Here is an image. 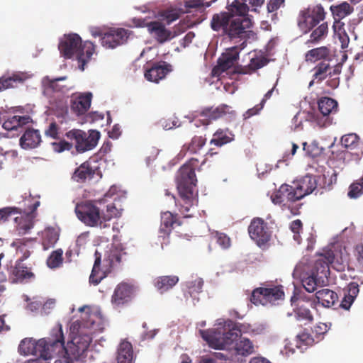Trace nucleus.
Here are the masks:
<instances>
[{
	"mask_svg": "<svg viewBox=\"0 0 363 363\" xmlns=\"http://www.w3.org/2000/svg\"><path fill=\"white\" fill-rule=\"evenodd\" d=\"M227 9V12H220L213 16L211 21V28L214 31H221L231 40H254L256 34L250 30L252 23L247 16L246 5L240 4L239 0H234Z\"/></svg>",
	"mask_w": 363,
	"mask_h": 363,
	"instance_id": "obj_1",
	"label": "nucleus"
},
{
	"mask_svg": "<svg viewBox=\"0 0 363 363\" xmlns=\"http://www.w3.org/2000/svg\"><path fill=\"white\" fill-rule=\"evenodd\" d=\"M198 164L197 159L191 158L180 167L177 177V187L179 199L177 201L175 196L172 195L176 206L179 207V211L185 218L192 216L189 213L190 210L198 202L194 196V189L197 183L195 169Z\"/></svg>",
	"mask_w": 363,
	"mask_h": 363,
	"instance_id": "obj_2",
	"label": "nucleus"
},
{
	"mask_svg": "<svg viewBox=\"0 0 363 363\" xmlns=\"http://www.w3.org/2000/svg\"><path fill=\"white\" fill-rule=\"evenodd\" d=\"M52 338H42L38 341L25 338L18 346V352L21 354H31L44 360L51 359L53 354L64 349V335L61 325L52 330Z\"/></svg>",
	"mask_w": 363,
	"mask_h": 363,
	"instance_id": "obj_3",
	"label": "nucleus"
},
{
	"mask_svg": "<svg viewBox=\"0 0 363 363\" xmlns=\"http://www.w3.org/2000/svg\"><path fill=\"white\" fill-rule=\"evenodd\" d=\"M293 277L301 281L304 289L309 293L315 291L318 286L328 282V268L326 264L316 259L311 264H298L293 272Z\"/></svg>",
	"mask_w": 363,
	"mask_h": 363,
	"instance_id": "obj_4",
	"label": "nucleus"
},
{
	"mask_svg": "<svg viewBox=\"0 0 363 363\" xmlns=\"http://www.w3.org/2000/svg\"><path fill=\"white\" fill-rule=\"evenodd\" d=\"M60 54L67 59L75 57L80 63L79 67L84 69V65L91 59L94 52V45L90 41L82 44V38L77 34L65 35L61 39L59 46Z\"/></svg>",
	"mask_w": 363,
	"mask_h": 363,
	"instance_id": "obj_5",
	"label": "nucleus"
},
{
	"mask_svg": "<svg viewBox=\"0 0 363 363\" xmlns=\"http://www.w3.org/2000/svg\"><path fill=\"white\" fill-rule=\"evenodd\" d=\"M202 338L206 341L209 346L214 349L223 350L229 347L237 340L240 331L234 328L229 329H213L201 330Z\"/></svg>",
	"mask_w": 363,
	"mask_h": 363,
	"instance_id": "obj_6",
	"label": "nucleus"
},
{
	"mask_svg": "<svg viewBox=\"0 0 363 363\" xmlns=\"http://www.w3.org/2000/svg\"><path fill=\"white\" fill-rule=\"evenodd\" d=\"M284 298V292L282 286L262 284L260 287L252 291L250 301L255 305H273L276 301L282 300Z\"/></svg>",
	"mask_w": 363,
	"mask_h": 363,
	"instance_id": "obj_7",
	"label": "nucleus"
},
{
	"mask_svg": "<svg viewBox=\"0 0 363 363\" xmlns=\"http://www.w3.org/2000/svg\"><path fill=\"white\" fill-rule=\"evenodd\" d=\"M75 213L77 218L87 226H99L101 228L107 227L106 224H104L99 208L94 201H86L77 203L75 207Z\"/></svg>",
	"mask_w": 363,
	"mask_h": 363,
	"instance_id": "obj_8",
	"label": "nucleus"
},
{
	"mask_svg": "<svg viewBox=\"0 0 363 363\" xmlns=\"http://www.w3.org/2000/svg\"><path fill=\"white\" fill-rule=\"evenodd\" d=\"M66 137L75 142V149L78 153H84L94 149L100 138V133L91 130L89 133L79 129H72L65 134Z\"/></svg>",
	"mask_w": 363,
	"mask_h": 363,
	"instance_id": "obj_9",
	"label": "nucleus"
},
{
	"mask_svg": "<svg viewBox=\"0 0 363 363\" xmlns=\"http://www.w3.org/2000/svg\"><path fill=\"white\" fill-rule=\"evenodd\" d=\"M325 17V12L321 5L308 7L300 11L297 25L303 33H308Z\"/></svg>",
	"mask_w": 363,
	"mask_h": 363,
	"instance_id": "obj_10",
	"label": "nucleus"
},
{
	"mask_svg": "<svg viewBox=\"0 0 363 363\" xmlns=\"http://www.w3.org/2000/svg\"><path fill=\"white\" fill-rule=\"evenodd\" d=\"M316 260L324 262L328 268V274H330V265L338 271L343 272L348 266V255L341 250H323V252L316 255Z\"/></svg>",
	"mask_w": 363,
	"mask_h": 363,
	"instance_id": "obj_11",
	"label": "nucleus"
},
{
	"mask_svg": "<svg viewBox=\"0 0 363 363\" xmlns=\"http://www.w3.org/2000/svg\"><path fill=\"white\" fill-rule=\"evenodd\" d=\"M244 40L239 46H233L225 50L218 59L217 65L213 69V75H219L234 66L239 59L240 52L247 45V40Z\"/></svg>",
	"mask_w": 363,
	"mask_h": 363,
	"instance_id": "obj_12",
	"label": "nucleus"
},
{
	"mask_svg": "<svg viewBox=\"0 0 363 363\" xmlns=\"http://www.w3.org/2000/svg\"><path fill=\"white\" fill-rule=\"evenodd\" d=\"M248 233L252 240L259 247H264L271 238V232L267 223L260 218H254L249 227Z\"/></svg>",
	"mask_w": 363,
	"mask_h": 363,
	"instance_id": "obj_13",
	"label": "nucleus"
},
{
	"mask_svg": "<svg viewBox=\"0 0 363 363\" xmlns=\"http://www.w3.org/2000/svg\"><path fill=\"white\" fill-rule=\"evenodd\" d=\"M318 110L322 114V118L315 116L314 120L320 127H325L331 124L330 115L335 113L337 111V102L330 97H322L318 101Z\"/></svg>",
	"mask_w": 363,
	"mask_h": 363,
	"instance_id": "obj_14",
	"label": "nucleus"
},
{
	"mask_svg": "<svg viewBox=\"0 0 363 363\" xmlns=\"http://www.w3.org/2000/svg\"><path fill=\"white\" fill-rule=\"evenodd\" d=\"M91 342V338L88 335L75 337L72 341V347H70L72 354H69V351L64 346V349L60 352L67 355L64 357L65 362L74 363L75 360H78L89 348Z\"/></svg>",
	"mask_w": 363,
	"mask_h": 363,
	"instance_id": "obj_15",
	"label": "nucleus"
},
{
	"mask_svg": "<svg viewBox=\"0 0 363 363\" xmlns=\"http://www.w3.org/2000/svg\"><path fill=\"white\" fill-rule=\"evenodd\" d=\"M234 111L230 106L221 104L216 108H204L201 111H196V118L203 125H208L212 121L217 120L226 114H233Z\"/></svg>",
	"mask_w": 363,
	"mask_h": 363,
	"instance_id": "obj_16",
	"label": "nucleus"
},
{
	"mask_svg": "<svg viewBox=\"0 0 363 363\" xmlns=\"http://www.w3.org/2000/svg\"><path fill=\"white\" fill-rule=\"evenodd\" d=\"M40 206V201H35L29 206V209L21 210L19 208V211L17 214H20V216H17L14 218L15 222L17 223L18 229L20 233L23 234L28 233L34 225V218L36 216V210Z\"/></svg>",
	"mask_w": 363,
	"mask_h": 363,
	"instance_id": "obj_17",
	"label": "nucleus"
},
{
	"mask_svg": "<svg viewBox=\"0 0 363 363\" xmlns=\"http://www.w3.org/2000/svg\"><path fill=\"white\" fill-rule=\"evenodd\" d=\"M145 78L150 82L158 83L172 71V66L164 61L148 63L145 67Z\"/></svg>",
	"mask_w": 363,
	"mask_h": 363,
	"instance_id": "obj_18",
	"label": "nucleus"
},
{
	"mask_svg": "<svg viewBox=\"0 0 363 363\" xmlns=\"http://www.w3.org/2000/svg\"><path fill=\"white\" fill-rule=\"evenodd\" d=\"M291 187L296 201H298L311 194L317 188V182L315 177L307 174L293 182Z\"/></svg>",
	"mask_w": 363,
	"mask_h": 363,
	"instance_id": "obj_19",
	"label": "nucleus"
},
{
	"mask_svg": "<svg viewBox=\"0 0 363 363\" xmlns=\"http://www.w3.org/2000/svg\"><path fill=\"white\" fill-rule=\"evenodd\" d=\"M92 97V93L89 91L72 94L70 99L71 111L77 116L85 114L91 106Z\"/></svg>",
	"mask_w": 363,
	"mask_h": 363,
	"instance_id": "obj_20",
	"label": "nucleus"
},
{
	"mask_svg": "<svg viewBox=\"0 0 363 363\" xmlns=\"http://www.w3.org/2000/svg\"><path fill=\"white\" fill-rule=\"evenodd\" d=\"M9 280L12 284H22L35 277L31 269L26 267L21 260H16L15 264L9 269Z\"/></svg>",
	"mask_w": 363,
	"mask_h": 363,
	"instance_id": "obj_21",
	"label": "nucleus"
},
{
	"mask_svg": "<svg viewBox=\"0 0 363 363\" xmlns=\"http://www.w3.org/2000/svg\"><path fill=\"white\" fill-rule=\"evenodd\" d=\"M128 36V31L124 28H112L104 33L101 43L106 48H115L125 43Z\"/></svg>",
	"mask_w": 363,
	"mask_h": 363,
	"instance_id": "obj_22",
	"label": "nucleus"
},
{
	"mask_svg": "<svg viewBox=\"0 0 363 363\" xmlns=\"http://www.w3.org/2000/svg\"><path fill=\"white\" fill-rule=\"evenodd\" d=\"M96 162L91 159L81 164L74 172L72 179L79 183H84L87 179L91 180L95 174H99V167Z\"/></svg>",
	"mask_w": 363,
	"mask_h": 363,
	"instance_id": "obj_23",
	"label": "nucleus"
},
{
	"mask_svg": "<svg viewBox=\"0 0 363 363\" xmlns=\"http://www.w3.org/2000/svg\"><path fill=\"white\" fill-rule=\"evenodd\" d=\"M133 287L125 283L119 284L111 297V303L114 308H119L128 303L133 297Z\"/></svg>",
	"mask_w": 363,
	"mask_h": 363,
	"instance_id": "obj_24",
	"label": "nucleus"
},
{
	"mask_svg": "<svg viewBox=\"0 0 363 363\" xmlns=\"http://www.w3.org/2000/svg\"><path fill=\"white\" fill-rule=\"evenodd\" d=\"M291 304L294 306V311L296 316L301 320H305L311 322L313 320V316L309 308L305 306V302L309 303L311 306L313 303L306 297L297 298L294 296L291 298Z\"/></svg>",
	"mask_w": 363,
	"mask_h": 363,
	"instance_id": "obj_25",
	"label": "nucleus"
},
{
	"mask_svg": "<svg viewBox=\"0 0 363 363\" xmlns=\"http://www.w3.org/2000/svg\"><path fill=\"white\" fill-rule=\"evenodd\" d=\"M146 28L159 43H164L174 37L172 31L167 29L161 22L150 21L146 25Z\"/></svg>",
	"mask_w": 363,
	"mask_h": 363,
	"instance_id": "obj_26",
	"label": "nucleus"
},
{
	"mask_svg": "<svg viewBox=\"0 0 363 363\" xmlns=\"http://www.w3.org/2000/svg\"><path fill=\"white\" fill-rule=\"evenodd\" d=\"M272 201L274 204L287 206L286 202L296 201L291 185L286 184H282L279 189L273 193L271 196Z\"/></svg>",
	"mask_w": 363,
	"mask_h": 363,
	"instance_id": "obj_27",
	"label": "nucleus"
},
{
	"mask_svg": "<svg viewBox=\"0 0 363 363\" xmlns=\"http://www.w3.org/2000/svg\"><path fill=\"white\" fill-rule=\"evenodd\" d=\"M233 354L236 356L235 359H239L242 363L240 357H247L255 352V347L252 342L246 337H240L236 341L233 347L231 348Z\"/></svg>",
	"mask_w": 363,
	"mask_h": 363,
	"instance_id": "obj_28",
	"label": "nucleus"
},
{
	"mask_svg": "<svg viewBox=\"0 0 363 363\" xmlns=\"http://www.w3.org/2000/svg\"><path fill=\"white\" fill-rule=\"evenodd\" d=\"M268 62L266 57L263 56H256L252 57L247 65H237L235 67L234 72L239 74H252L257 69L265 66Z\"/></svg>",
	"mask_w": 363,
	"mask_h": 363,
	"instance_id": "obj_29",
	"label": "nucleus"
},
{
	"mask_svg": "<svg viewBox=\"0 0 363 363\" xmlns=\"http://www.w3.org/2000/svg\"><path fill=\"white\" fill-rule=\"evenodd\" d=\"M41 142V136L38 130L28 128L20 138V145L23 149L37 147Z\"/></svg>",
	"mask_w": 363,
	"mask_h": 363,
	"instance_id": "obj_30",
	"label": "nucleus"
},
{
	"mask_svg": "<svg viewBox=\"0 0 363 363\" xmlns=\"http://www.w3.org/2000/svg\"><path fill=\"white\" fill-rule=\"evenodd\" d=\"M330 69L331 66L329 60H322L319 62L313 69V79L310 82L309 86L313 84L320 83L330 75Z\"/></svg>",
	"mask_w": 363,
	"mask_h": 363,
	"instance_id": "obj_31",
	"label": "nucleus"
},
{
	"mask_svg": "<svg viewBox=\"0 0 363 363\" xmlns=\"http://www.w3.org/2000/svg\"><path fill=\"white\" fill-rule=\"evenodd\" d=\"M133 350L130 342L123 340L117 349V363H133Z\"/></svg>",
	"mask_w": 363,
	"mask_h": 363,
	"instance_id": "obj_32",
	"label": "nucleus"
},
{
	"mask_svg": "<svg viewBox=\"0 0 363 363\" xmlns=\"http://www.w3.org/2000/svg\"><path fill=\"white\" fill-rule=\"evenodd\" d=\"M235 139V135L228 128H219L213 135L210 144L217 147H222L230 143Z\"/></svg>",
	"mask_w": 363,
	"mask_h": 363,
	"instance_id": "obj_33",
	"label": "nucleus"
},
{
	"mask_svg": "<svg viewBox=\"0 0 363 363\" xmlns=\"http://www.w3.org/2000/svg\"><path fill=\"white\" fill-rule=\"evenodd\" d=\"M182 223L177 218V214H173L169 211L162 213L160 230L166 234H169L172 230L180 226Z\"/></svg>",
	"mask_w": 363,
	"mask_h": 363,
	"instance_id": "obj_34",
	"label": "nucleus"
},
{
	"mask_svg": "<svg viewBox=\"0 0 363 363\" xmlns=\"http://www.w3.org/2000/svg\"><path fill=\"white\" fill-rule=\"evenodd\" d=\"M315 296L318 303H320L325 307H330L335 304L337 301V294L328 289H323L318 291Z\"/></svg>",
	"mask_w": 363,
	"mask_h": 363,
	"instance_id": "obj_35",
	"label": "nucleus"
},
{
	"mask_svg": "<svg viewBox=\"0 0 363 363\" xmlns=\"http://www.w3.org/2000/svg\"><path fill=\"white\" fill-rule=\"evenodd\" d=\"M330 56V50L326 46L311 49L305 54V60L307 62L327 60Z\"/></svg>",
	"mask_w": 363,
	"mask_h": 363,
	"instance_id": "obj_36",
	"label": "nucleus"
},
{
	"mask_svg": "<svg viewBox=\"0 0 363 363\" xmlns=\"http://www.w3.org/2000/svg\"><path fill=\"white\" fill-rule=\"evenodd\" d=\"M328 23L324 22L312 30L310 38L306 42V44L308 45V47L317 44L323 40L328 36Z\"/></svg>",
	"mask_w": 363,
	"mask_h": 363,
	"instance_id": "obj_37",
	"label": "nucleus"
},
{
	"mask_svg": "<svg viewBox=\"0 0 363 363\" xmlns=\"http://www.w3.org/2000/svg\"><path fill=\"white\" fill-rule=\"evenodd\" d=\"M359 291V289L357 283L351 282L349 284L347 292L345 294L341 301L340 306L345 310H348L358 295Z\"/></svg>",
	"mask_w": 363,
	"mask_h": 363,
	"instance_id": "obj_38",
	"label": "nucleus"
},
{
	"mask_svg": "<svg viewBox=\"0 0 363 363\" xmlns=\"http://www.w3.org/2000/svg\"><path fill=\"white\" fill-rule=\"evenodd\" d=\"M30 118L28 116H13L6 120L2 126L6 130H17L18 128L28 123Z\"/></svg>",
	"mask_w": 363,
	"mask_h": 363,
	"instance_id": "obj_39",
	"label": "nucleus"
},
{
	"mask_svg": "<svg viewBox=\"0 0 363 363\" xmlns=\"http://www.w3.org/2000/svg\"><path fill=\"white\" fill-rule=\"evenodd\" d=\"M95 261L91 270V273L89 277V282L97 285L105 277L101 272L100 269V265L101 262V255L97 250L95 252Z\"/></svg>",
	"mask_w": 363,
	"mask_h": 363,
	"instance_id": "obj_40",
	"label": "nucleus"
},
{
	"mask_svg": "<svg viewBox=\"0 0 363 363\" xmlns=\"http://www.w3.org/2000/svg\"><path fill=\"white\" fill-rule=\"evenodd\" d=\"M178 281L177 276H162L157 279L155 285L161 293H164L172 289Z\"/></svg>",
	"mask_w": 363,
	"mask_h": 363,
	"instance_id": "obj_41",
	"label": "nucleus"
},
{
	"mask_svg": "<svg viewBox=\"0 0 363 363\" xmlns=\"http://www.w3.org/2000/svg\"><path fill=\"white\" fill-rule=\"evenodd\" d=\"M206 142V138L202 136H194L189 143L185 144L182 147V151L189 152L191 154H196L203 148Z\"/></svg>",
	"mask_w": 363,
	"mask_h": 363,
	"instance_id": "obj_42",
	"label": "nucleus"
},
{
	"mask_svg": "<svg viewBox=\"0 0 363 363\" xmlns=\"http://www.w3.org/2000/svg\"><path fill=\"white\" fill-rule=\"evenodd\" d=\"M353 7L347 2H343L337 6H332L331 11L333 13L339 18H343L353 12Z\"/></svg>",
	"mask_w": 363,
	"mask_h": 363,
	"instance_id": "obj_43",
	"label": "nucleus"
},
{
	"mask_svg": "<svg viewBox=\"0 0 363 363\" xmlns=\"http://www.w3.org/2000/svg\"><path fill=\"white\" fill-rule=\"evenodd\" d=\"M58 240V236L54 230H46L43 235V247L44 250H48Z\"/></svg>",
	"mask_w": 363,
	"mask_h": 363,
	"instance_id": "obj_44",
	"label": "nucleus"
},
{
	"mask_svg": "<svg viewBox=\"0 0 363 363\" xmlns=\"http://www.w3.org/2000/svg\"><path fill=\"white\" fill-rule=\"evenodd\" d=\"M359 136L355 133H350L343 135L341 138V145L347 148L350 150H354L356 148L359 144Z\"/></svg>",
	"mask_w": 363,
	"mask_h": 363,
	"instance_id": "obj_45",
	"label": "nucleus"
},
{
	"mask_svg": "<svg viewBox=\"0 0 363 363\" xmlns=\"http://www.w3.org/2000/svg\"><path fill=\"white\" fill-rule=\"evenodd\" d=\"M62 249H57L53 251L47 259V264L48 267L54 269L60 267L62 263Z\"/></svg>",
	"mask_w": 363,
	"mask_h": 363,
	"instance_id": "obj_46",
	"label": "nucleus"
},
{
	"mask_svg": "<svg viewBox=\"0 0 363 363\" xmlns=\"http://www.w3.org/2000/svg\"><path fill=\"white\" fill-rule=\"evenodd\" d=\"M214 359L228 361V363H240L239 359H235L236 356L233 354L231 348H224L223 352H214Z\"/></svg>",
	"mask_w": 363,
	"mask_h": 363,
	"instance_id": "obj_47",
	"label": "nucleus"
},
{
	"mask_svg": "<svg viewBox=\"0 0 363 363\" xmlns=\"http://www.w3.org/2000/svg\"><path fill=\"white\" fill-rule=\"evenodd\" d=\"M104 224L111 220L113 218L119 217L121 215V210L118 209L113 203L107 205L106 213H101Z\"/></svg>",
	"mask_w": 363,
	"mask_h": 363,
	"instance_id": "obj_48",
	"label": "nucleus"
},
{
	"mask_svg": "<svg viewBox=\"0 0 363 363\" xmlns=\"http://www.w3.org/2000/svg\"><path fill=\"white\" fill-rule=\"evenodd\" d=\"M290 230L294 233L293 238L297 242L300 244L301 242V233L303 232V223L301 220L296 219L290 223Z\"/></svg>",
	"mask_w": 363,
	"mask_h": 363,
	"instance_id": "obj_49",
	"label": "nucleus"
},
{
	"mask_svg": "<svg viewBox=\"0 0 363 363\" xmlns=\"http://www.w3.org/2000/svg\"><path fill=\"white\" fill-rule=\"evenodd\" d=\"M212 238L223 249H228L231 245L230 238L223 233L216 231L212 234Z\"/></svg>",
	"mask_w": 363,
	"mask_h": 363,
	"instance_id": "obj_50",
	"label": "nucleus"
},
{
	"mask_svg": "<svg viewBox=\"0 0 363 363\" xmlns=\"http://www.w3.org/2000/svg\"><path fill=\"white\" fill-rule=\"evenodd\" d=\"M203 286V281L201 278H196L195 279L189 281L187 283V287L191 296H194L195 294L201 292Z\"/></svg>",
	"mask_w": 363,
	"mask_h": 363,
	"instance_id": "obj_51",
	"label": "nucleus"
},
{
	"mask_svg": "<svg viewBox=\"0 0 363 363\" xmlns=\"http://www.w3.org/2000/svg\"><path fill=\"white\" fill-rule=\"evenodd\" d=\"M363 194V184L360 181L352 183L349 187L347 196L350 199H357Z\"/></svg>",
	"mask_w": 363,
	"mask_h": 363,
	"instance_id": "obj_52",
	"label": "nucleus"
},
{
	"mask_svg": "<svg viewBox=\"0 0 363 363\" xmlns=\"http://www.w3.org/2000/svg\"><path fill=\"white\" fill-rule=\"evenodd\" d=\"M60 127L55 121L51 122L45 130V135L52 139L57 140L60 138Z\"/></svg>",
	"mask_w": 363,
	"mask_h": 363,
	"instance_id": "obj_53",
	"label": "nucleus"
},
{
	"mask_svg": "<svg viewBox=\"0 0 363 363\" xmlns=\"http://www.w3.org/2000/svg\"><path fill=\"white\" fill-rule=\"evenodd\" d=\"M216 0L206 1L205 0H189L186 1L185 6L188 9H201L209 7Z\"/></svg>",
	"mask_w": 363,
	"mask_h": 363,
	"instance_id": "obj_54",
	"label": "nucleus"
},
{
	"mask_svg": "<svg viewBox=\"0 0 363 363\" xmlns=\"http://www.w3.org/2000/svg\"><path fill=\"white\" fill-rule=\"evenodd\" d=\"M19 211V208L17 207H5L0 209V221H6L11 215L17 214Z\"/></svg>",
	"mask_w": 363,
	"mask_h": 363,
	"instance_id": "obj_55",
	"label": "nucleus"
},
{
	"mask_svg": "<svg viewBox=\"0 0 363 363\" xmlns=\"http://www.w3.org/2000/svg\"><path fill=\"white\" fill-rule=\"evenodd\" d=\"M353 253L357 262L359 269L363 271V244H357L354 247Z\"/></svg>",
	"mask_w": 363,
	"mask_h": 363,
	"instance_id": "obj_56",
	"label": "nucleus"
},
{
	"mask_svg": "<svg viewBox=\"0 0 363 363\" xmlns=\"http://www.w3.org/2000/svg\"><path fill=\"white\" fill-rule=\"evenodd\" d=\"M52 145L54 149L57 152H62L65 150H71L73 147V144L65 140H62L58 143H53Z\"/></svg>",
	"mask_w": 363,
	"mask_h": 363,
	"instance_id": "obj_57",
	"label": "nucleus"
},
{
	"mask_svg": "<svg viewBox=\"0 0 363 363\" xmlns=\"http://www.w3.org/2000/svg\"><path fill=\"white\" fill-rule=\"evenodd\" d=\"M240 4H245L247 8V12L251 10L256 11L257 7L262 6L265 0H241Z\"/></svg>",
	"mask_w": 363,
	"mask_h": 363,
	"instance_id": "obj_58",
	"label": "nucleus"
},
{
	"mask_svg": "<svg viewBox=\"0 0 363 363\" xmlns=\"http://www.w3.org/2000/svg\"><path fill=\"white\" fill-rule=\"evenodd\" d=\"M297 339L305 345H312L315 342L314 338L308 333L303 331L297 335Z\"/></svg>",
	"mask_w": 363,
	"mask_h": 363,
	"instance_id": "obj_59",
	"label": "nucleus"
},
{
	"mask_svg": "<svg viewBox=\"0 0 363 363\" xmlns=\"http://www.w3.org/2000/svg\"><path fill=\"white\" fill-rule=\"evenodd\" d=\"M14 245H17V250L23 253L22 256L18 258L17 260H21L23 263L24 260L28 259L30 255V252L25 248V243L22 240H18L14 242Z\"/></svg>",
	"mask_w": 363,
	"mask_h": 363,
	"instance_id": "obj_60",
	"label": "nucleus"
},
{
	"mask_svg": "<svg viewBox=\"0 0 363 363\" xmlns=\"http://www.w3.org/2000/svg\"><path fill=\"white\" fill-rule=\"evenodd\" d=\"M285 0H269L267 4L268 12L272 13L284 6Z\"/></svg>",
	"mask_w": 363,
	"mask_h": 363,
	"instance_id": "obj_61",
	"label": "nucleus"
},
{
	"mask_svg": "<svg viewBox=\"0 0 363 363\" xmlns=\"http://www.w3.org/2000/svg\"><path fill=\"white\" fill-rule=\"evenodd\" d=\"M328 329L329 328L327 324L320 323L313 328V333L318 339H320L322 335H325L328 331Z\"/></svg>",
	"mask_w": 363,
	"mask_h": 363,
	"instance_id": "obj_62",
	"label": "nucleus"
},
{
	"mask_svg": "<svg viewBox=\"0 0 363 363\" xmlns=\"http://www.w3.org/2000/svg\"><path fill=\"white\" fill-rule=\"evenodd\" d=\"M121 253L118 250H111L108 256L110 267H112L116 263L121 262Z\"/></svg>",
	"mask_w": 363,
	"mask_h": 363,
	"instance_id": "obj_63",
	"label": "nucleus"
},
{
	"mask_svg": "<svg viewBox=\"0 0 363 363\" xmlns=\"http://www.w3.org/2000/svg\"><path fill=\"white\" fill-rule=\"evenodd\" d=\"M16 80L13 77H2L0 78V92L9 89L10 87L13 86V83L16 82Z\"/></svg>",
	"mask_w": 363,
	"mask_h": 363,
	"instance_id": "obj_64",
	"label": "nucleus"
}]
</instances>
